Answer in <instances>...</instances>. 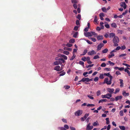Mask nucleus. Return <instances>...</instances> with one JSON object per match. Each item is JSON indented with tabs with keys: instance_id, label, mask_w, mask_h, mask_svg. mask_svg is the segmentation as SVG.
Listing matches in <instances>:
<instances>
[{
	"instance_id": "f257e3e1",
	"label": "nucleus",
	"mask_w": 130,
	"mask_h": 130,
	"mask_svg": "<svg viewBox=\"0 0 130 130\" xmlns=\"http://www.w3.org/2000/svg\"><path fill=\"white\" fill-rule=\"evenodd\" d=\"M104 75L107 76L110 78V80L108 81V77L105 78L104 80V83H106L107 85H110L111 83V81L112 78V76L110 74V73H104Z\"/></svg>"
},
{
	"instance_id": "f03ea898",
	"label": "nucleus",
	"mask_w": 130,
	"mask_h": 130,
	"mask_svg": "<svg viewBox=\"0 0 130 130\" xmlns=\"http://www.w3.org/2000/svg\"><path fill=\"white\" fill-rule=\"evenodd\" d=\"M84 34L85 36L86 37H91L93 35H94L95 37H96L98 35L97 34L94 32H87L86 33H84Z\"/></svg>"
},
{
	"instance_id": "7ed1b4c3",
	"label": "nucleus",
	"mask_w": 130,
	"mask_h": 130,
	"mask_svg": "<svg viewBox=\"0 0 130 130\" xmlns=\"http://www.w3.org/2000/svg\"><path fill=\"white\" fill-rule=\"evenodd\" d=\"M83 113L82 110H78L75 112V115L77 116H79L81 115Z\"/></svg>"
},
{
	"instance_id": "20e7f679",
	"label": "nucleus",
	"mask_w": 130,
	"mask_h": 130,
	"mask_svg": "<svg viewBox=\"0 0 130 130\" xmlns=\"http://www.w3.org/2000/svg\"><path fill=\"white\" fill-rule=\"evenodd\" d=\"M112 41L113 43H118L119 41V39L117 37L115 36L114 37Z\"/></svg>"
},
{
	"instance_id": "39448f33",
	"label": "nucleus",
	"mask_w": 130,
	"mask_h": 130,
	"mask_svg": "<svg viewBox=\"0 0 130 130\" xmlns=\"http://www.w3.org/2000/svg\"><path fill=\"white\" fill-rule=\"evenodd\" d=\"M90 123L87 125L86 128V129L87 130H91L93 128V126L92 125L90 126Z\"/></svg>"
},
{
	"instance_id": "423d86ee",
	"label": "nucleus",
	"mask_w": 130,
	"mask_h": 130,
	"mask_svg": "<svg viewBox=\"0 0 130 130\" xmlns=\"http://www.w3.org/2000/svg\"><path fill=\"white\" fill-rule=\"evenodd\" d=\"M107 90L111 94L114 93L113 91L114 90L113 88H108L107 89Z\"/></svg>"
},
{
	"instance_id": "0eeeda50",
	"label": "nucleus",
	"mask_w": 130,
	"mask_h": 130,
	"mask_svg": "<svg viewBox=\"0 0 130 130\" xmlns=\"http://www.w3.org/2000/svg\"><path fill=\"white\" fill-rule=\"evenodd\" d=\"M104 44L103 43H101L99 44L98 46L97 50L98 51L100 50L101 48L104 46Z\"/></svg>"
},
{
	"instance_id": "6e6552de",
	"label": "nucleus",
	"mask_w": 130,
	"mask_h": 130,
	"mask_svg": "<svg viewBox=\"0 0 130 130\" xmlns=\"http://www.w3.org/2000/svg\"><path fill=\"white\" fill-rule=\"evenodd\" d=\"M96 54V52L94 50H92L91 51L88 52V54L89 55H92Z\"/></svg>"
},
{
	"instance_id": "1a4fd4ad",
	"label": "nucleus",
	"mask_w": 130,
	"mask_h": 130,
	"mask_svg": "<svg viewBox=\"0 0 130 130\" xmlns=\"http://www.w3.org/2000/svg\"><path fill=\"white\" fill-rule=\"evenodd\" d=\"M120 6L123 7L124 9H125L126 7V5L124 2H122L120 3Z\"/></svg>"
},
{
	"instance_id": "9d476101",
	"label": "nucleus",
	"mask_w": 130,
	"mask_h": 130,
	"mask_svg": "<svg viewBox=\"0 0 130 130\" xmlns=\"http://www.w3.org/2000/svg\"><path fill=\"white\" fill-rule=\"evenodd\" d=\"M54 69L58 71L61 70L62 69V68H60L59 66H57L55 67Z\"/></svg>"
},
{
	"instance_id": "9b49d317",
	"label": "nucleus",
	"mask_w": 130,
	"mask_h": 130,
	"mask_svg": "<svg viewBox=\"0 0 130 130\" xmlns=\"http://www.w3.org/2000/svg\"><path fill=\"white\" fill-rule=\"evenodd\" d=\"M58 55L59 57H63L64 59L65 60H66L67 59V56H66L64 55H62L61 54H58Z\"/></svg>"
},
{
	"instance_id": "f8f14e48",
	"label": "nucleus",
	"mask_w": 130,
	"mask_h": 130,
	"mask_svg": "<svg viewBox=\"0 0 130 130\" xmlns=\"http://www.w3.org/2000/svg\"><path fill=\"white\" fill-rule=\"evenodd\" d=\"M122 98V96L121 95L117 96L115 98V100L117 101L119 100H121Z\"/></svg>"
},
{
	"instance_id": "ddd939ff",
	"label": "nucleus",
	"mask_w": 130,
	"mask_h": 130,
	"mask_svg": "<svg viewBox=\"0 0 130 130\" xmlns=\"http://www.w3.org/2000/svg\"><path fill=\"white\" fill-rule=\"evenodd\" d=\"M109 37L110 38H112L113 37H114L115 36V34L113 33H109Z\"/></svg>"
},
{
	"instance_id": "4468645a",
	"label": "nucleus",
	"mask_w": 130,
	"mask_h": 130,
	"mask_svg": "<svg viewBox=\"0 0 130 130\" xmlns=\"http://www.w3.org/2000/svg\"><path fill=\"white\" fill-rule=\"evenodd\" d=\"M122 94L124 96H128L129 95V93H126V92L125 91H123Z\"/></svg>"
},
{
	"instance_id": "2eb2a0df",
	"label": "nucleus",
	"mask_w": 130,
	"mask_h": 130,
	"mask_svg": "<svg viewBox=\"0 0 130 130\" xmlns=\"http://www.w3.org/2000/svg\"><path fill=\"white\" fill-rule=\"evenodd\" d=\"M58 62L59 64H61L62 63H64L65 62V61L63 59H61V60L59 61H58Z\"/></svg>"
},
{
	"instance_id": "dca6fc26",
	"label": "nucleus",
	"mask_w": 130,
	"mask_h": 130,
	"mask_svg": "<svg viewBox=\"0 0 130 130\" xmlns=\"http://www.w3.org/2000/svg\"><path fill=\"white\" fill-rule=\"evenodd\" d=\"M97 39L98 40H102L103 39V37L102 36H96Z\"/></svg>"
},
{
	"instance_id": "f3484780",
	"label": "nucleus",
	"mask_w": 130,
	"mask_h": 130,
	"mask_svg": "<svg viewBox=\"0 0 130 130\" xmlns=\"http://www.w3.org/2000/svg\"><path fill=\"white\" fill-rule=\"evenodd\" d=\"M107 100L106 99H103L100 100L99 102V103H103V102H106L107 101Z\"/></svg>"
},
{
	"instance_id": "a211bd4d",
	"label": "nucleus",
	"mask_w": 130,
	"mask_h": 130,
	"mask_svg": "<svg viewBox=\"0 0 130 130\" xmlns=\"http://www.w3.org/2000/svg\"><path fill=\"white\" fill-rule=\"evenodd\" d=\"M119 80L120 81V86L121 87H122L123 86V80L122 79H120Z\"/></svg>"
},
{
	"instance_id": "6ab92c4d",
	"label": "nucleus",
	"mask_w": 130,
	"mask_h": 130,
	"mask_svg": "<svg viewBox=\"0 0 130 130\" xmlns=\"http://www.w3.org/2000/svg\"><path fill=\"white\" fill-rule=\"evenodd\" d=\"M119 127L121 130H125V128L124 126H119Z\"/></svg>"
},
{
	"instance_id": "aec40b11",
	"label": "nucleus",
	"mask_w": 130,
	"mask_h": 130,
	"mask_svg": "<svg viewBox=\"0 0 130 130\" xmlns=\"http://www.w3.org/2000/svg\"><path fill=\"white\" fill-rule=\"evenodd\" d=\"M111 26L112 27L116 28L117 27V25L116 23H112L111 24Z\"/></svg>"
},
{
	"instance_id": "412c9836",
	"label": "nucleus",
	"mask_w": 130,
	"mask_h": 130,
	"mask_svg": "<svg viewBox=\"0 0 130 130\" xmlns=\"http://www.w3.org/2000/svg\"><path fill=\"white\" fill-rule=\"evenodd\" d=\"M101 96L102 98H106L108 99H110V97H109L107 96L106 95V94L103 95H101Z\"/></svg>"
},
{
	"instance_id": "4be33fe9",
	"label": "nucleus",
	"mask_w": 130,
	"mask_h": 130,
	"mask_svg": "<svg viewBox=\"0 0 130 130\" xmlns=\"http://www.w3.org/2000/svg\"><path fill=\"white\" fill-rule=\"evenodd\" d=\"M64 49L65 50H68L70 51H71L72 50V49L71 48H69L67 47H64Z\"/></svg>"
},
{
	"instance_id": "5701e85b",
	"label": "nucleus",
	"mask_w": 130,
	"mask_h": 130,
	"mask_svg": "<svg viewBox=\"0 0 130 130\" xmlns=\"http://www.w3.org/2000/svg\"><path fill=\"white\" fill-rule=\"evenodd\" d=\"M99 77L101 79H103L104 78V77L103 74V73L100 74Z\"/></svg>"
},
{
	"instance_id": "b1692460",
	"label": "nucleus",
	"mask_w": 130,
	"mask_h": 130,
	"mask_svg": "<svg viewBox=\"0 0 130 130\" xmlns=\"http://www.w3.org/2000/svg\"><path fill=\"white\" fill-rule=\"evenodd\" d=\"M75 41V40L74 39H72L70 40L69 42L70 43H73Z\"/></svg>"
},
{
	"instance_id": "393cba45",
	"label": "nucleus",
	"mask_w": 130,
	"mask_h": 130,
	"mask_svg": "<svg viewBox=\"0 0 130 130\" xmlns=\"http://www.w3.org/2000/svg\"><path fill=\"white\" fill-rule=\"evenodd\" d=\"M78 32H76L74 34L73 37L75 38H76L78 35Z\"/></svg>"
},
{
	"instance_id": "a878e982",
	"label": "nucleus",
	"mask_w": 130,
	"mask_h": 130,
	"mask_svg": "<svg viewBox=\"0 0 130 130\" xmlns=\"http://www.w3.org/2000/svg\"><path fill=\"white\" fill-rule=\"evenodd\" d=\"M108 51V49L107 48H106L105 49L103 50L102 51V52L103 53H107Z\"/></svg>"
},
{
	"instance_id": "bb28decb",
	"label": "nucleus",
	"mask_w": 130,
	"mask_h": 130,
	"mask_svg": "<svg viewBox=\"0 0 130 130\" xmlns=\"http://www.w3.org/2000/svg\"><path fill=\"white\" fill-rule=\"evenodd\" d=\"M98 19L97 16L96 15L95 16L94 21L96 23H97Z\"/></svg>"
},
{
	"instance_id": "cd10ccee",
	"label": "nucleus",
	"mask_w": 130,
	"mask_h": 130,
	"mask_svg": "<svg viewBox=\"0 0 130 130\" xmlns=\"http://www.w3.org/2000/svg\"><path fill=\"white\" fill-rule=\"evenodd\" d=\"M63 53L64 54L67 55H69V53L68 51H63Z\"/></svg>"
},
{
	"instance_id": "c85d7f7f",
	"label": "nucleus",
	"mask_w": 130,
	"mask_h": 130,
	"mask_svg": "<svg viewBox=\"0 0 130 130\" xmlns=\"http://www.w3.org/2000/svg\"><path fill=\"white\" fill-rule=\"evenodd\" d=\"M79 64L82 65L83 67L84 66V63L83 61H79Z\"/></svg>"
},
{
	"instance_id": "c756f323",
	"label": "nucleus",
	"mask_w": 130,
	"mask_h": 130,
	"mask_svg": "<svg viewBox=\"0 0 130 130\" xmlns=\"http://www.w3.org/2000/svg\"><path fill=\"white\" fill-rule=\"evenodd\" d=\"M93 125L94 126H96L98 125V122L97 121L94 122L93 124Z\"/></svg>"
},
{
	"instance_id": "7c9ffc66",
	"label": "nucleus",
	"mask_w": 130,
	"mask_h": 130,
	"mask_svg": "<svg viewBox=\"0 0 130 130\" xmlns=\"http://www.w3.org/2000/svg\"><path fill=\"white\" fill-rule=\"evenodd\" d=\"M102 11L105 12H107V10L106 9V8L105 7H103L102 8Z\"/></svg>"
},
{
	"instance_id": "2f4dec72",
	"label": "nucleus",
	"mask_w": 130,
	"mask_h": 130,
	"mask_svg": "<svg viewBox=\"0 0 130 130\" xmlns=\"http://www.w3.org/2000/svg\"><path fill=\"white\" fill-rule=\"evenodd\" d=\"M106 123L107 124H109L110 122L109 121V118H107L106 119Z\"/></svg>"
},
{
	"instance_id": "473e14b6",
	"label": "nucleus",
	"mask_w": 130,
	"mask_h": 130,
	"mask_svg": "<svg viewBox=\"0 0 130 130\" xmlns=\"http://www.w3.org/2000/svg\"><path fill=\"white\" fill-rule=\"evenodd\" d=\"M111 55H108V57L109 58H110L114 56L115 55L113 53H111Z\"/></svg>"
},
{
	"instance_id": "72a5a7b5",
	"label": "nucleus",
	"mask_w": 130,
	"mask_h": 130,
	"mask_svg": "<svg viewBox=\"0 0 130 130\" xmlns=\"http://www.w3.org/2000/svg\"><path fill=\"white\" fill-rule=\"evenodd\" d=\"M58 128L60 130H67L64 128L63 127H59Z\"/></svg>"
},
{
	"instance_id": "f704fd0d",
	"label": "nucleus",
	"mask_w": 130,
	"mask_h": 130,
	"mask_svg": "<svg viewBox=\"0 0 130 130\" xmlns=\"http://www.w3.org/2000/svg\"><path fill=\"white\" fill-rule=\"evenodd\" d=\"M120 91V89H119V88H117V89L116 90H115V92H114V94H116V93H118V92H119Z\"/></svg>"
},
{
	"instance_id": "c9c22d12",
	"label": "nucleus",
	"mask_w": 130,
	"mask_h": 130,
	"mask_svg": "<svg viewBox=\"0 0 130 130\" xmlns=\"http://www.w3.org/2000/svg\"><path fill=\"white\" fill-rule=\"evenodd\" d=\"M71 2L73 3L76 4L78 3L77 0H71Z\"/></svg>"
},
{
	"instance_id": "e433bc0d",
	"label": "nucleus",
	"mask_w": 130,
	"mask_h": 130,
	"mask_svg": "<svg viewBox=\"0 0 130 130\" xmlns=\"http://www.w3.org/2000/svg\"><path fill=\"white\" fill-rule=\"evenodd\" d=\"M119 114H120V116H123L124 115L123 111L122 110L120 111L119 112Z\"/></svg>"
},
{
	"instance_id": "4c0bfd02",
	"label": "nucleus",
	"mask_w": 130,
	"mask_h": 130,
	"mask_svg": "<svg viewBox=\"0 0 130 130\" xmlns=\"http://www.w3.org/2000/svg\"><path fill=\"white\" fill-rule=\"evenodd\" d=\"M108 62L109 63V64L112 66H114L115 65V63L111 62L110 61H108Z\"/></svg>"
},
{
	"instance_id": "58836bf2",
	"label": "nucleus",
	"mask_w": 130,
	"mask_h": 130,
	"mask_svg": "<svg viewBox=\"0 0 130 130\" xmlns=\"http://www.w3.org/2000/svg\"><path fill=\"white\" fill-rule=\"evenodd\" d=\"M126 54H121L119 56V57H122L126 56Z\"/></svg>"
},
{
	"instance_id": "ea45409f",
	"label": "nucleus",
	"mask_w": 130,
	"mask_h": 130,
	"mask_svg": "<svg viewBox=\"0 0 130 130\" xmlns=\"http://www.w3.org/2000/svg\"><path fill=\"white\" fill-rule=\"evenodd\" d=\"M64 87L65 88V89H69L70 88V86H64Z\"/></svg>"
},
{
	"instance_id": "a19ab883",
	"label": "nucleus",
	"mask_w": 130,
	"mask_h": 130,
	"mask_svg": "<svg viewBox=\"0 0 130 130\" xmlns=\"http://www.w3.org/2000/svg\"><path fill=\"white\" fill-rule=\"evenodd\" d=\"M99 80V78L98 77H96L94 79V81L95 82H97Z\"/></svg>"
},
{
	"instance_id": "79ce46f5",
	"label": "nucleus",
	"mask_w": 130,
	"mask_h": 130,
	"mask_svg": "<svg viewBox=\"0 0 130 130\" xmlns=\"http://www.w3.org/2000/svg\"><path fill=\"white\" fill-rule=\"evenodd\" d=\"M106 66V64L104 62H103L101 64V66L102 67H104Z\"/></svg>"
},
{
	"instance_id": "37998d69",
	"label": "nucleus",
	"mask_w": 130,
	"mask_h": 130,
	"mask_svg": "<svg viewBox=\"0 0 130 130\" xmlns=\"http://www.w3.org/2000/svg\"><path fill=\"white\" fill-rule=\"evenodd\" d=\"M90 39L91 40L94 42H95L96 41V40L95 38L90 37Z\"/></svg>"
},
{
	"instance_id": "c03bdc74",
	"label": "nucleus",
	"mask_w": 130,
	"mask_h": 130,
	"mask_svg": "<svg viewBox=\"0 0 130 130\" xmlns=\"http://www.w3.org/2000/svg\"><path fill=\"white\" fill-rule=\"evenodd\" d=\"M121 49L122 50H123L126 48L125 46L124 45L121 46Z\"/></svg>"
},
{
	"instance_id": "a18cd8bd",
	"label": "nucleus",
	"mask_w": 130,
	"mask_h": 130,
	"mask_svg": "<svg viewBox=\"0 0 130 130\" xmlns=\"http://www.w3.org/2000/svg\"><path fill=\"white\" fill-rule=\"evenodd\" d=\"M82 60L84 61H86V58L85 57H84L82 58Z\"/></svg>"
},
{
	"instance_id": "49530a36",
	"label": "nucleus",
	"mask_w": 130,
	"mask_h": 130,
	"mask_svg": "<svg viewBox=\"0 0 130 130\" xmlns=\"http://www.w3.org/2000/svg\"><path fill=\"white\" fill-rule=\"evenodd\" d=\"M64 128L66 129H68L69 128V126L66 124H65L64 125Z\"/></svg>"
},
{
	"instance_id": "de8ad7c7",
	"label": "nucleus",
	"mask_w": 130,
	"mask_h": 130,
	"mask_svg": "<svg viewBox=\"0 0 130 130\" xmlns=\"http://www.w3.org/2000/svg\"><path fill=\"white\" fill-rule=\"evenodd\" d=\"M72 44L70 43H68L66 44L67 46L69 47H71L72 46Z\"/></svg>"
},
{
	"instance_id": "09e8293b",
	"label": "nucleus",
	"mask_w": 130,
	"mask_h": 130,
	"mask_svg": "<svg viewBox=\"0 0 130 130\" xmlns=\"http://www.w3.org/2000/svg\"><path fill=\"white\" fill-rule=\"evenodd\" d=\"M93 65H94L93 64H89V65L88 66H87L86 67L87 68H88L89 67H92L93 66Z\"/></svg>"
},
{
	"instance_id": "8fccbe9b",
	"label": "nucleus",
	"mask_w": 130,
	"mask_h": 130,
	"mask_svg": "<svg viewBox=\"0 0 130 130\" xmlns=\"http://www.w3.org/2000/svg\"><path fill=\"white\" fill-rule=\"evenodd\" d=\"M54 65H57L59 64L58 61H56L54 62Z\"/></svg>"
},
{
	"instance_id": "3c124183",
	"label": "nucleus",
	"mask_w": 130,
	"mask_h": 130,
	"mask_svg": "<svg viewBox=\"0 0 130 130\" xmlns=\"http://www.w3.org/2000/svg\"><path fill=\"white\" fill-rule=\"evenodd\" d=\"M117 75H120L121 74L120 72L119 71H117L115 73Z\"/></svg>"
},
{
	"instance_id": "603ef678",
	"label": "nucleus",
	"mask_w": 130,
	"mask_h": 130,
	"mask_svg": "<svg viewBox=\"0 0 130 130\" xmlns=\"http://www.w3.org/2000/svg\"><path fill=\"white\" fill-rule=\"evenodd\" d=\"M95 105L94 104H88L87 105V106L88 107L89 106H94Z\"/></svg>"
},
{
	"instance_id": "864d4df0",
	"label": "nucleus",
	"mask_w": 130,
	"mask_h": 130,
	"mask_svg": "<svg viewBox=\"0 0 130 130\" xmlns=\"http://www.w3.org/2000/svg\"><path fill=\"white\" fill-rule=\"evenodd\" d=\"M76 18L78 19L79 20H80L81 19V15L80 14H78Z\"/></svg>"
},
{
	"instance_id": "5fc2aeb1",
	"label": "nucleus",
	"mask_w": 130,
	"mask_h": 130,
	"mask_svg": "<svg viewBox=\"0 0 130 130\" xmlns=\"http://www.w3.org/2000/svg\"><path fill=\"white\" fill-rule=\"evenodd\" d=\"M104 15L103 13H101L99 14L100 17H104Z\"/></svg>"
},
{
	"instance_id": "6e6d98bb",
	"label": "nucleus",
	"mask_w": 130,
	"mask_h": 130,
	"mask_svg": "<svg viewBox=\"0 0 130 130\" xmlns=\"http://www.w3.org/2000/svg\"><path fill=\"white\" fill-rule=\"evenodd\" d=\"M106 95L107 96H109V97H112V95L110 93H107L106 94Z\"/></svg>"
},
{
	"instance_id": "4d7b16f0",
	"label": "nucleus",
	"mask_w": 130,
	"mask_h": 130,
	"mask_svg": "<svg viewBox=\"0 0 130 130\" xmlns=\"http://www.w3.org/2000/svg\"><path fill=\"white\" fill-rule=\"evenodd\" d=\"M86 41L87 43L90 44H92V42H91L88 40H87Z\"/></svg>"
},
{
	"instance_id": "13d9d810",
	"label": "nucleus",
	"mask_w": 130,
	"mask_h": 130,
	"mask_svg": "<svg viewBox=\"0 0 130 130\" xmlns=\"http://www.w3.org/2000/svg\"><path fill=\"white\" fill-rule=\"evenodd\" d=\"M89 113H86L84 116V117L86 119L87 118V117L88 116H89Z\"/></svg>"
},
{
	"instance_id": "bf43d9fd",
	"label": "nucleus",
	"mask_w": 130,
	"mask_h": 130,
	"mask_svg": "<svg viewBox=\"0 0 130 130\" xmlns=\"http://www.w3.org/2000/svg\"><path fill=\"white\" fill-rule=\"evenodd\" d=\"M99 58V57L98 55L95 56L93 57L94 59H96Z\"/></svg>"
},
{
	"instance_id": "052dcab7",
	"label": "nucleus",
	"mask_w": 130,
	"mask_h": 130,
	"mask_svg": "<svg viewBox=\"0 0 130 130\" xmlns=\"http://www.w3.org/2000/svg\"><path fill=\"white\" fill-rule=\"evenodd\" d=\"M62 121L64 123H67V120L64 119L63 118L62 119Z\"/></svg>"
},
{
	"instance_id": "680f3d73",
	"label": "nucleus",
	"mask_w": 130,
	"mask_h": 130,
	"mask_svg": "<svg viewBox=\"0 0 130 130\" xmlns=\"http://www.w3.org/2000/svg\"><path fill=\"white\" fill-rule=\"evenodd\" d=\"M88 97L91 99H94V98L93 97L91 96V95H88Z\"/></svg>"
},
{
	"instance_id": "e2e57ef3",
	"label": "nucleus",
	"mask_w": 130,
	"mask_h": 130,
	"mask_svg": "<svg viewBox=\"0 0 130 130\" xmlns=\"http://www.w3.org/2000/svg\"><path fill=\"white\" fill-rule=\"evenodd\" d=\"M97 95V96H99L101 94L100 91L99 90H98L97 91L96 93Z\"/></svg>"
},
{
	"instance_id": "0e129e2a",
	"label": "nucleus",
	"mask_w": 130,
	"mask_h": 130,
	"mask_svg": "<svg viewBox=\"0 0 130 130\" xmlns=\"http://www.w3.org/2000/svg\"><path fill=\"white\" fill-rule=\"evenodd\" d=\"M88 73L87 72H84L83 74V75L85 76V77H87L88 76V75H86L88 74Z\"/></svg>"
},
{
	"instance_id": "69168bd1",
	"label": "nucleus",
	"mask_w": 130,
	"mask_h": 130,
	"mask_svg": "<svg viewBox=\"0 0 130 130\" xmlns=\"http://www.w3.org/2000/svg\"><path fill=\"white\" fill-rule=\"evenodd\" d=\"M78 28V27L77 26H75L74 27V30L75 31H77V30Z\"/></svg>"
},
{
	"instance_id": "338daca9",
	"label": "nucleus",
	"mask_w": 130,
	"mask_h": 130,
	"mask_svg": "<svg viewBox=\"0 0 130 130\" xmlns=\"http://www.w3.org/2000/svg\"><path fill=\"white\" fill-rule=\"evenodd\" d=\"M105 26L106 28H109L110 27L109 25L108 24H105Z\"/></svg>"
},
{
	"instance_id": "774afa93",
	"label": "nucleus",
	"mask_w": 130,
	"mask_h": 130,
	"mask_svg": "<svg viewBox=\"0 0 130 130\" xmlns=\"http://www.w3.org/2000/svg\"><path fill=\"white\" fill-rule=\"evenodd\" d=\"M70 128L71 129V130H75L76 129L75 128L73 127L70 126Z\"/></svg>"
}]
</instances>
